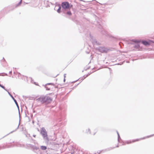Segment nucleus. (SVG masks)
<instances>
[{
    "instance_id": "f257e3e1",
    "label": "nucleus",
    "mask_w": 154,
    "mask_h": 154,
    "mask_svg": "<svg viewBox=\"0 0 154 154\" xmlns=\"http://www.w3.org/2000/svg\"><path fill=\"white\" fill-rule=\"evenodd\" d=\"M37 100L38 101L42 103L48 104L51 101L52 99L51 97L48 96H42L38 98Z\"/></svg>"
},
{
    "instance_id": "f03ea898",
    "label": "nucleus",
    "mask_w": 154,
    "mask_h": 154,
    "mask_svg": "<svg viewBox=\"0 0 154 154\" xmlns=\"http://www.w3.org/2000/svg\"><path fill=\"white\" fill-rule=\"evenodd\" d=\"M61 6L64 9H70L73 6L72 5H70L68 2H62Z\"/></svg>"
},
{
    "instance_id": "7ed1b4c3",
    "label": "nucleus",
    "mask_w": 154,
    "mask_h": 154,
    "mask_svg": "<svg viewBox=\"0 0 154 154\" xmlns=\"http://www.w3.org/2000/svg\"><path fill=\"white\" fill-rule=\"evenodd\" d=\"M150 136H147V137H144V138H140V139H136L134 140H132V141L131 142H130L129 143H133V142H136V141H139V140H143V139H145L146 138H148V137H150Z\"/></svg>"
},
{
    "instance_id": "20e7f679",
    "label": "nucleus",
    "mask_w": 154,
    "mask_h": 154,
    "mask_svg": "<svg viewBox=\"0 0 154 154\" xmlns=\"http://www.w3.org/2000/svg\"><path fill=\"white\" fill-rule=\"evenodd\" d=\"M142 43L145 45H149V43L146 41H142Z\"/></svg>"
},
{
    "instance_id": "39448f33",
    "label": "nucleus",
    "mask_w": 154,
    "mask_h": 154,
    "mask_svg": "<svg viewBox=\"0 0 154 154\" xmlns=\"http://www.w3.org/2000/svg\"><path fill=\"white\" fill-rule=\"evenodd\" d=\"M42 134L44 137H47V134L46 132H44L43 133H42Z\"/></svg>"
},
{
    "instance_id": "423d86ee",
    "label": "nucleus",
    "mask_w": 154,
    "mask_h": 154,
    "mask_svg": "<svg viewBox=\"0 0 154 154\" xmlns=\"http://www.w3.org/2000/svg\"><path fill=\"white\" fill-rule=\"evenodd\" d=\"M41 148L42 150H45L47 149V147L45 146H42L41 147Z\"/></svg>"
},
{
    "instance_id": "0eeeda50",
    "label": "nucleus",
    "mask_w": 154,
    "mask_h": 154,
    "mask_svg": "<svg viewBox=\"0 0 154 154\" xmlns=\"http://www.w3.org/2000/svg\"><path fill=\"white\" fill-rule=\"evenodd\" d=\"M97 131L96 130H94L93 131V135H95L97 133Z\"/></svg>"
},
{
    "instance_id": "6e6552de",
    "label": "nucleus",
    "mask_w": 154,
    "mask_h": 154,
    "mask_svg": "<svg viewBox=\"0 0 154 154\" xmlns=\"http://www.w3.org/2000/svg\"><path fill=\"white\" fill-rule=\"evenodd\" d=\"M13 99H14V101L15 102L16 105H17V106L18 107V103L16 101V100L13 98V97H12Z\"/></svg>"
},
{
    "instance_id": "1a4fd4ad",
    "label": "nucleus",
    "mask_w": 154,
    "mask_h": 154,
    "mask_svg": "<svg viewBox=\"0 0 154 154\" xmlns=\"http://www.w3.org/2000/svg\"><path fill=\"white\" fill-rule=\"evenodd\" d=\"M61 8L60 7L57 10V12L59 13H60V10H61Z\"/></svg>"
},
{
    "instance_id": "9d476101",
    "label": "nucleus",
    "mask_w": 154,
    "mask_h": 154,
    "mask_svg": "<svg viewBox=\"0 0 154 154\" xmlns=\"http://www.w3.org/2000/svg\"><path fill=\"white\" fill-rule=\"evenodd\" d=\"M67 14L69 15H72V13L70 11H68L67 13Z\"/></svg>"
},
{
    "instance_id": "9b49d317",
    "label": "nucleus",
    "mask_w": 154,
    "mask_h": 154,
    "mask_svg": "<svg viewBox=\"0 0 154 154\" xmlns=\"http://www.w3.org/2000/svg\"><path fill=\"white\" fill-rule=\"evenodd\" d=\"M21 3V2H20L16 6V7H18L20 6Z\"/></svg>"
},
{
    "instance_id": "f8f14e48",
    "label": "nucleus",
    "mask_w": 154,
    "mask_h": 154,
    "mask_svg": "<svg viewBox=\"0 0 154 154\" xmlns=\"http://www.w3.org/2000/svg\"><path fill=\"white\" fill-rule=\"evenodd\" d=\"M0 86L2 88H3L5 89V87L3 86H2V85H1V84H0Z\"/></svg>"
},
{
    "instance_id": "ddd939ff",
    "label": "nucleus",
    "mask_w": 154,
    "mask_h": 154,
    "mask_svg": "<svg viewBox=\"0 0 154 154\" xmlns=\"http://www.w3.org/2000/svg\"><path fill=\"white\" fill-rule=\"evenodd\" d=\"M0 86L2 88H3L5 89V87L3 86H2V85H1V84H0Z\"/></svg>"
},
{
    "instance_id": "4468645a",
    "label": "nucleus",
    "mask_w": 154,
    "mask_h": 154,
    "mask_svg": "<svg viewBox=\"0 0 154 154\" xmlns=\"http://www.w3.org/2000/svg\"><path fill=\"white\" fill-rule=\"evenodd\" d=\"M65 77H66V75H65H65H64V82H65Z\"/></svg>"
},
{
    "instance_id": "2eb2a0df",
    "label": "nucleus",
    "mask_w": 154,
    "mask_h": 154,
    "mask_svg": "<svg viewBox=\"0 0 154 154\" xmlns=\"http://www.w3.org/2000/svg\"><path fill=\"white\" fill-rule=\"evenodd\" d=\"M88 131H90V130L89 129H88Z\"/></svg>"
}]
</instances>
